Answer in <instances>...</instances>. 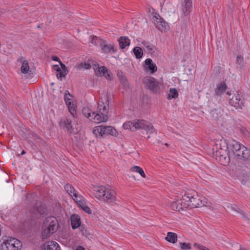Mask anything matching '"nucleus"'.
Listing matches in <instances>:
<instances>
[{
	"mask_svg": "<svg viewBox=\"0 0 250 250\" xmlns=\"http://www.w3.org/2000/svg\"><path fill=\"white\" fill-rule=\"evenodd\" d=\"M93 133L97 138H102L104 136L111 135L117 136L118 132L112 126L98 125L93 129Z\"/></svg>",
	"mask_w": 250,
	"mask_h": 250,
	"instance_id": "obj_4",
	"label": "nucleus"
},
{
	"mask_svg": "<svg viewBox=\"0 0 250 250\" xmlns=\"http://www.w3.org/2000/svg\"><path fill=\"white\" fill-rule=\"evenodd\" d=\"M72 97V95L69 93L68 90H65L64 96V100L65 104L67 106L68 110L70 114H71V115L74 118H77V106L75 103L73 101L72 99H71Z\"/></svg>",
	"mask_w": 250,
	"mask_h": 250,
	"instance_id": "obj_9",
	"label": "nucleus"
},
{
	"mask_svg": "<svg viewBox=\"0 0 250 250\" xmlns=\"http://www.w3.org/2000/svg\"><path fill=\"white\" fill-rule=\"evenodd\" d=\"M215 155L219 158L220 161L224 163L223 165L228 163L230 161V154L228 151L227 153H224L223 154H220V152L215 154Z\"/></svg>",
	"mask_w": 250,
	"mask_h": 250,
	"instance_id": "obj_28",
	"label": "nucleus"
},
{
	"mask_svg": "<svg viewBox=\"0 0 250 250\" xmlns=\"http://www.w3.org/2000/svg\"><path fill=\"white\" fill-rule=\"evenodd\" d=\"M117 75L122 86V88L126 91L129 90L130 89L129 83L127 77L123 72L121 70H118L117 71Z\"/></svg>",
	"mask_w": 250,
	"mask_h": 250,
	"instance_id": "obj_14",
	"label": "nucleus"
},
{
	"mask_svg": "<svg viewBox=\"0 0 250 250\" xmlns=\"http://www.w3.org/2000/svg\"><path fill=\"white\" fill-rule=\"evenodd\" d=\"M71 225L72 229L75 230L82 225L80 216L77 214H73L70 217Z\"/></svg>",
	"mask_w": 250,
	"mask_h": 250,
	"instance_id": "obj_19",
	"label": "nucleus"
},
{
	"mask_svg": "<svg viewBox=\"0 0 250 250\" xmlns=\"http://www.w3.org/2000/svg\"><path fill=\"white\" fill-rule=\"evenodd\" d=\"M229 104L230 105L234 106L236 109H242L245 106V99L241 95V92L239 91L237 92V95L235 97H232L229 100Z\"/></svg>",
	"mask_w": 250,
	"mask_h": 250,
	"instance_id": "obj_10",
	"label": "nucleus"
},
{
	"mask_svg": "<svg viewBox=\"0 0 250 250\" xmlns=\"http://www.w3.org/2000/svg\"><path fill=\"white\" fill-rule=\"evenodd\" d=\"M226 94H227V95H229V96H230V95H231V92H230V91H227V92H226Z\"/></svg>",
	"mask_w": 250,
	"mask_h": 250,
	"instance_id": "obj_54",
	"label": "nucleus"
},
{
	"mask_svg": "<svg viewBox=\"0 0 250 250\" xmlns=\"http://www.w3.org/2000/svg\"><path fill=\"white\" fill-rule=\"evenodd\" d=\"M35 196V195L34 193H30V194H26V199L28 200V199H32L33 198V197Z\"/></svg>",
	"mask_w": 250,
	"mask_h": 250,
	"instance_id": "obj_48",
	"label": "nucleus"
},
{
	"mask_svg": "<svg viewBox=\"0 0 250 250\" xmlns=\"http://www.w3.org/2000/svg\"><path fill=\"white\" fill-rule=\"evenodd\" d=\"M95 197L107 203H111L116 200V192L109 185L99 186L94 190Z\"/></svg>",
	"mask_w": 250,
	"mask_h": 250,
	"instance_id": "obj_3",
	"label": "nucleus"
},
{
	"mask_svg": "<svg viewBox=\"0 0 250 250\" xmlns=\"http://www.w3.org/2000/svg\"><path fill=\"white\" fill-rule=\"evenodd\" d=\"M34 208L41 216L44 217L48 214V209L45 204L41 203L40 205H36Z\"/></svg>",
	"mask_w": 250,
	"mask_h": 250,
	"instance_id": "obj_20",
	"label": "nucleus"
},
{
	"mask_svg": "<svg viewBox=\"0 0 250 250\" xmlns=\"http://www.w3.org/2000/svg\"><path fill=\"white\" fill-rule=\"evenodd\" d=\"M44 227H47L54 232L58 229L59 225L56 217L53 216L47 217L43 223Z\"/></svg>",
	"mask_w": 250,
	"mask_h": 250,
	"instance_id": "obj_12",
	"label": "nucleus"
},
{
	"mask_svg": "<svg viewBox=\"0 0 250 250\" xmlns=\"http://www.w3.org/2000/svg\"><path fill=\"white\" fill-rule=\"evenodd\" d=\"M24 58L22 56H21L18 59L17 62L22 63V62H23V61H24Z\"/></svg>",
	"mask_w": 250,
	"mask_h": 250,
	"instance_id": "obj_50",
	"label": "nucleus"
},
{
	"mask_svg": "<svg viewBox=\"0 0 250 250\" xmlns=\"http://www.w3.org/2000/svg\"><path fill=\"white\" fill-rule=\"evenodd\" d=\"M231 208L233 210L236 212H239V210H240V208H239L236 205H233L231 206Z\"/></svg>",
	"mask_w": 250,
	"mask_h": 250,
	"instance_id": "obj_46",
	"label": "nucleus"
},
{
	"mask_svg": "<svg viewBox=\"0 0 250 250\" xmlns=\"http://www.w3.org/2000/svg\"><path fill=\"white\" fill-rule=\"evenodd\" d=\"M54 233L55 232L51 230V229L48 228L47 227H44L43 225L42 228L41 238L42 240L47 239L49 237L51 234H52Z\"/></svg>",
	"mask_w": 250,
	"mask_h": 250,
	"instance_id": "obj_29",
	"label": "nucleus"
},
{
	"mask_svg": "<svg viewBox=\"0 0 250 250\" xmlns=\"http://www.w3.org/2000/svg\"><path fill=\"white\" fill-rule=\"evenodd\" d=\"M75 250H85L83 247L82 246H78L75 249Z\"/></svg>",
	"mask_w": 250,
	"mask_h": 250,
	"instance_id": "obj_51",
	"label": "nucleus"
},
{
	"mask_svg": "<svg viewBox=\"0 0 250 250\" xmlns=\"http://www.w3.org/2000/svg\"><path fill=\"white\" fill-rule=\"evenodd\" d=\"M141 43L143 45L145 51L151 55H152L155 53V50L156 48L154 45L145 40L142 41L141 42Z\"/></svg>",
	"mask_w": 250,
	"mask_h": 250,
	"instance_id": "obj_23",
	"label": "nucleus"
},
{
	"mask_svg": "<svg viewBox=\"0 0 250 250\" xmlns=\"http://www.w3.org/2000/svg\"><path fill=\"white\" fill-rule=\"evenodd\" d=\"M130 170L139 173L140 175L144 178L146 177V174L144 172L143 168L139 166H134L131 167Z\"/></svg>",
	"mask_w": 250,
	"mask_h": 250,
	"instance_id": "obj_34",
	"label": "nucleus"
},
{
	"mask_svg": "<svg viewBox=\"0 0 250 250\" xmlns=\"http://www.w3.org/2000/svg\"><path fill=\"white\" fill-rule=\"evenodd\" d=\"M101 41H103L101 39L98 38L97 36H93L91 38V43H94L97 45L98 42H101Z\"/></svg>",
	"mask_w": 250,
	"mask_h": 250,
	"instance_id": "obj_41",
	"label": "nucleus"
},
{
	"mask_svg": "<svg viewBox=\"0 0 250 250\" xmlns=\"http://www.w3.org/2000/svg\"><path fill=\"white\" fill-rule=\"evenodd\" d=\"M64 189L71 196H74L75 197L74 199V200H76L77 198H83L82 196L78 195L77 190L69 184H67L65 185Z\"/></svg>",
	"mask_w": 250,
	"mask_h": 250,
	"instance_id": "obj_22",
	"label": "nucleus"
},
{
	"mask_svg": "<svg viewBox=\"0 0 250 250\" xmlns=\"http://www.w3.org/2000/svg\"><path fill=\"white\" fill-rule=\"evenodd\" d=\"M192 8V0H184L182 4V10L184 16L189 15Z\"/></svg>",
	"mask_w": 250,
	"mask_h": 250,
	"instance_id": "obj_17",
	"label": "nucleus"
},
{
	"mask_svg": "<svg viewBox=\"0 0 250 250\" xmlns=\"http://www.w3.org/2000/svg\"><path fill=\"white\" fill-rule=\"evenodd\" d=\"M169 93L167 95V99L169 100L178 98L179 94L177 89L175 88H170Z\"/></svg>",
	"mask_w": 250,
	"mask_h": 250,
	"instance_id": "obj_33",
	"label": "nucleus"
},
{
	"mask_svg": "<svg viewBox=\"0 0 250 250\" xmlns=\"http://www.w3.org/2000/svg\"><path fill=\"white\" fill-rule=\"evenodd\" d=\"M103 110H101V112H96V114H98L99 115V116H100L101 117L102 116H103Z\"/></svg>",
	"mask_w": 250,
	"mask_h": 250,
	"instance_id": "obj_53",
	"label": "nucleus"
},
{
	"mask_svg": "<svg viewBox=\"0 0 250 250\" xmlns=\"http://www.w3.org/2000/svg\"><path fill=\"white\" fill-rule=\"evenodd\" d=\"M177 235L176 233L172 232H168L167 233V236L166 237L165 239L171 243H175L177 241Z\"/></svg>",
	"mask_w": 250,
	"mask_h": 250,
	"instance_id": "obj_30",
	"label": "nucleus"
},
{
	"mask_svg": "<svg viewBox=\"0 0 250 250\" xmlns=\"http://www.w3.org/2000/svg\"><path fill=\"white\" fill-rule=\"evenodd\" d=\"M132 51L136 59H140L142 58L143 56V49L140 47H135L133 49Z\"/></svg>",
	"mask_w": 250,
	"mask_h": 250,
	"instance_id": "obj_32",
	"label": "nucleus"
},
{
	"mask_svg": "<svg viewBox=\"0 0 250 250\" xmlns=\"http://www.w3.org/2000/svg\"><path fill=\"white\" fill-rule=\"evenodd\" d=\"M59 125L63 129H66L70 134L75 133L74 127L72 125V121L70 118L65 117L62 118Z\"/></svg>",
	"mask_w": 250,
	"mask_h": 250,
	"instance_id": "obj_13",
	"label": "nucleus"
},
{
	"mask_svg": "<svg viewBox=\"0 0 250 250\" xmlns=\"http://www.w3.org/2000/svg\"><path fill=\"white\" fill-rule=\"evenodd\" d=\"M21 72L23 74H27L29 71V65L27 60L23 61L21 67Z\"/></svg>",
	"mask_w": 250,
	"mask_h": 250,
	"instance_id": "obj_36",
	"label": "nucleus"
},
{
	"mask_svg": "<svg viewBox=\"0 0 250 250\" xmlns=\"http://www.w3.org/2000/svg\"><path fill=\"white\" fill-rule=\"evenodd\" d=\"M153 23L156 27L160 31H167L169 29L168 23L158 14L153 17Z\"/></svg>",
	"mask_w": 250,
	"mask_h": 250,
	"instance_id": "obj_11",
	"label": "nucleus"
},
{
	"mask_svg": "<svg viewBox=\"0 0 250 250\" xmlns=\"http://www.w3.org/2000/svg\"><path fill=\"white\" fill-rule=\"evenodd\" d=\"M79 231L81 233L82 235L86 238H88L90 235L87 228L84 224H82L81 227H79Z\"/></svg>",
	"mask_w": 250,
	"mask_h": 250,
	"instance_id": "obj_35",
	"label": "nucleus"
},
{
	"mask_svg": "<svg viewBox=\"0 0 250 250\" xmlns=\"http://www.w3.org/2000/svg\"><path fill=\"white\" fill-rule=\"evenodd\" d=\"M222 69L223 68L221 66L219 65H217L214 67L213 71L215 75L217 76L221 73V72L222 71Z\"/></svg>",
	"mask_w": 250,
	"mask_h": 250,
	"instance_id": "obj_40",
	"label": "nucleus"
},
{
	"mask_svg": "<svg viewBox=\"0 0 250 250\" xmlns=\"http://www.w3.org/2000/svg\"><path fill=\"white\" fill-rule=\"evenodd\" d=\"M52 60L54 61L60 62L61 61L60 59L58 56H52Z\"/></svg>",
	"mask_w": 250,
	"mask_h": 250,
	"instance_id": "obj_49",
	"label": "nucleus"
},
{
	"mask_svg": "<svg viewBox=\"0 0 250 250\" xmlns=\"http://www.w3.org/2000/svg\"><path fill=\"white\" fill-rule=\"evenodd\" d=\"M123 126L125 129H129L131 131H135L138 129H143L149 134L153 133L154 131L155 132L156 134L157 133L152 124L143 119H135L133 121L126 122L123 124Z\"/></svg>",
	"mask_w": 250,
	"mask_h": 250,
	"instance_id": "obj_2",
	"label": "nucleus"
},
{
	"mask_svg": "<svg viewBox=\"0 0 250 250\" xmlns=\"http://www.w3.org/2000/svg\"><path fill=\"white\" fill-rule=\"evenodd\" d=\"M222 144H220V147L219 150H217L215 152H213V154L215 155V154H217L218 152L220 153V154H223L224 153H227L228 150L226 149H223L222 148H221Z\"/></svg>",
	"mask_w": 250,
	"mask_h": 250,
	"instance_id": "obj_43",
	"label": "nucleus"
},
{
	"mask_svg": "<svg viewBox=\"0 0 250 250\" xmlns=\"http://www.w3.org/2000/svg\"><path fill=\"white\" fill-rule=\"evenodd\" d=\"M100 46L102 52L105 54H112L117 52L118 51L116 46L113 44H107L105 41H103L102 42L100 43Z\"/></svg>",
	"mask_w": 250,
	"mask_h": 250,
	"instance_id": "obj_15",
	"label": "nucleus"
},
{
	"mask_svg": "<svg viewBox=\"0 0 250 250\" xmlns=\"http://www.w3.org/2000/svg\"><path fill=\"white\" fill-rule=\"evenodd\" d=\"M165 145L167 146H168V144H166Z\"/></svg>",
	"mask_w": 250,
	"mask_h": 250,
	"instance_id": "obj_56",
	"label": "nucleus"
},
{
	"mask_svg": "<svg viewBox=\"0 0 250 250\" xmlns=\"http://www.w3.org/2000/svg\"><path fill=\"white\" fill-rule=\"evenodd\" d=\"M45 250H60V247L58 244L54 241L49 242V244L45 248Z\"/></svg>",
	"mask_w": 250,
	"mask_h": 250,
	"instance_id": "obj_31",
	"label": "nucleus"
},
{
	"mask_svg": "<svg viewBox=\"0 0 250 250\" xmlns=\"http://www.w3.org/2000/svg\"><path fill=\"white\" fill-rule=\"evenodd\" d=\"M143 83L146 85V88L150 90L153 93L157 94L160 92L161 83L154 78L149 77L145 78Z\"/></svg>",
	"mask_w": 250,
	"mask_h": 250,
	"instance_id": "obj_7",
	"label": "nucleus"
},
{
	"mask_svg": "<svg viewBox=\"0 0 250 250\" xmlns=\"http://www.w3.org/2000/svg\"><path fill=\"white\" fill-rule=\"evenodd\" d=\"M144 67L145 71L153 74L157 71V66L152 60L148 58L144 62Z\"/></svg>",
	"mask_w": 250,
	"mask_h": 250,
	"instance_id": "obj_16",
	"label": "nucleus"
},
{
	"mask_svg": "<svg viewBox=\"0 0 250 250\" xmlns=\"http://www.w3.org/2000/svg\"><path fill=\"white\" fill-rule=\"evenodd\" d=\"M80 66L87 69H90L91 67V65L89 63L85 62L81 63L80 64Z\"/></svg>",
	"mask_w": 250,
	"mask_h": 250,
	"instance_id": "obj_44",
	"label": "nucleus"
},
{
	"mask_svg": "<svg viewBox=\"0 0 250 250\" xmlns=\"http://www.w3.org/2000/svg\"><path fill=\"white\" fill-rule=\"evenodd\" d=\"M82 114L90 121L94 122L93 118L95 115V111H92L89 107L85 106L83 107L82 109Z\"/></svg>",
	"mask_w": 250,
	"mask_h": 250,
	"instance_id": "obj_25",
	"label": "nucleus"
},
{
	"mask_svg": "<svg viewBox=\"0 0 250 250\" xmlns=\"http://www.w3.org/2000/svg\"><path fill=\"white\" fill-rule=\"evenodd\" d=\"M53 68L55 70L59 72L61 70V68L59 67V65L56 64L53 65Z\"/></svg>",
	"mask_w": 250,
	"mask_h": 250,
	"instance_id": "obj_47",
	"label": "nucleus"
},
{
	"mask_svg": "<svg viewBox=\"0 0 250 250\" xmlns=\"http://www.w3.org/2000/svg\"><path fill=\"white\" fill-rule=\"evenodd\" d=\"M228 86L224 81L221 82L217 84L216 88L214 90V96H221L228 89Z\"/></svg>",
	"mask_w": 250,
	"mask_h": 250,
	"instance_id": "obj_18",
	"label": "nucleus"
},
{
	"mask_svg": "<svg viewBox=\"0 0 250 250\" xmlns=\"http://www.w3.org/2000/svg\"><path fill=\"white\" fill-rule=\"evenodd\" d=\"M194 246L197 249H198L199 250H210L205 246H204L197 243H194Z\"/></svg>",
	"mask_w": 250,
	"mask_h": 250,
	"instance_id": "obj_42",
	"label": "nucleus"
},
{
	"mask_svg": "<svg viewBox=\"0 0 250 250\" xmlns=\"http://www.w3.org/2000/svg\"><path fill=\"white\" fill-rule=\"evenodd\" d=\"M179 244L182 250H189L191 249V244L190 243L180 242Z\"/></svg>",
	"mask_w": 250,
	"mask_h": 250,
	"instance_id": "obj_38",
	"label": "nucleus"
},
{
	"mask_svg": "<svg viewBox=\"0 0 250 250\" xmlns=\"http://www.w3.org/2000/svg\"><path fill=\"white\" fill-rule=\"evenodd\" d=\"M106 102H108L107 106H105L104 104V103L102 104H98L97 106V110L96 112H101V110H103V115L102 117L99 116L98 114H96L94 115V122L96 123H100L101 122H105L107 121L108 120V116L107 114L108 113V109H109V101L108 100L106 101Z\"/></svg>",
	"mask_w": 250,
	"mask_h": 250,
	"instance_id": "obj_6",
	"label": "nucleus"
},
{
	"mask_svg": "<svg viewBox=\"0 0 250 250\" xmlns=\"http://www.w3.org/2000/svg\"><path fill=\"white\" fill-rule=\"evenodd\" d=\"M206 203L205 197L200 196L194 190H189L185 192L182 198L173 201L170 207L173 210L181 212L188 208L204 206Z\"/></svg>",
	"mask_w": 250,
	"mask_h": 250,
	"instance_id": "obj_1",
	"label": "nucleus"
},
{
	"mask_svg": "<svg viewBox=\"0 0 250 250\" xmlns=\"http://www.w3.org/2000/svg\"><path fill=\"white\" fill-rule=\"evenodd\" d=\"M120 48L122 49H125L130 44V40L127 36H121L118 39Z\"/></svg>",
	"mask_w": 250,
	"mask_h": 250,
	"instance_id": "obj_26",
	"label": "nucleus"
},
{
	"mask_svg": "<svg viewBox=\"0 0 250 250\" xmlns=\"http://www.w3.org/2000/svg\"><path fill=\"white\" fill-rule=\"evenodd\" d=\"M99 66L98 64H97ZM98 72L100 74H102V75L104 76L107 80H111L112 79V75L110 71L104 66H102L101 67L98 66Z\"/></svg>",
	"mask_w": 250,
	"mask_h": 250,
	"instance_id": "obj_24",
	"label": "nucleus"
},
{
	"mask_svg": "<svg viewBox=\"0 0 250 250\" xmlns=\"http://www.w3.org/2000/svg\"><path fill=\"white\" fill-rule=\"evenodd\" d=\"M59 63L61 65V68L62 69V70H65L67 72H68V70H67L66 66L65 64H64L61 61L59 62Z\"/></svg>",
	"mask_w": 250,
	"mask_h": 250,
	"instance_id": "obj_45",
	"label": "nucleus"
},
{
	"mask_svg": "<svg viewBox=\"0 0 250 250\" xmlns=\"http://www.w3.org/2000/svg\"><path fill=\"white\" fill-rule=\"evenodd\" d=\"M25 154V151L24 150H23L22 151V152H21V155H23V154Z\"/></svg>",
	"mask_w": 250,
	"mask_h": 250,
	"instance_id": "obj_55",
	"label": "nucleus"
},
{
	"mask_svg": "<svg viewBox=\"0 0 250 250\" xmlns=\"http://www.w3.org/2000/svg\"><path fill=\"white\" fill-rule=\"evenodd\" d=\"M59 73L57 74V77L58 79L62 80V77H64L67 74L68 72L65 70H62L61 69V71L58 72Z\"/></svg>",
	"mask_w": 250,
	"mask_h": 250,
	"instance_id": "obj_39",
	"label": "nucleus"
},
{
	"mask_svg": "<svg viewBox=\"0 0 250 250\" xmlns=\"http://www.w3.org/2000/svg\"><path fill=\"white\" fill-rule=\"evenodd\" d=\"M237 158L244 161L250 160V149L242 146L240 155Z\"/></svg>",
	"mask_w": 250,
	"mask_h": 250,
	"instance_id": "obj_21",
	"label": "nucleus"
},
{
	"mask_svg": "<svg viewBox=\"0 0 250 250\" xmlns=\"http://www.w3.org/2000/svg\"><path fill=\"white\" fill-rule=\"evenodd\" d=\"M224 144L226 145L229 154L231 152L236 157L238 155H240L243 145L233 139H230L225 141Z\"/></svg>",
	"mask_w": 250,
	"mask_h": 250,
	"instance_id": "obj_8",
	"label": "nucleus"
},
{
	"mask_svg": "<svg viewBox=\"0 0 250 250\" xmlns=\"http://www.w3.org/2000/svg\"><path fill=\"white\" fill-rule=\"evenodd\" d=\"M22 244L20 240L8 237L6 240H3L0 249V250H20Z\"/></svg>",
	"mask_w": 250,
	"mask_h": 250,
	"instance_id": "obj_5",
	"label": "nucleus"
},
{
	"mask_svg": "<svg viewBox=\"0 0 250 250\" xmlns=\"http://www.w3.org/2000/svg\"><path fill=\"white\" fill-rule=\"evenodd\" d=\"M236 64L238 65L240 69L243 68L244 66V60L243 56L241 55H238L236 59Z\"/></svg>",
	"mask_w": 250,
	"mask_h": 250,
	"instance_id": "obj_37",
	"label": "nucleus"
},
{
	"mask_svg": "<svg viewBox=\"0 0 250 250\" xmlns=\"http://www.w3.org/2000/svg\"><path fill=\"white\" fill-rule=\"evenodd\" d=\"M77 198L75 200L77 202L78 205L80 208H81L85 212L87 213L88 214H91L92 213V210L91 209L85 204L82 198Z\"/></svg>",
	"mask_w": 250,
	"mask_h": 250,
	"instance_id": "obj_27",
	"label": "nucleus"
},
{
	"mask_svg": "<svg viewBox=\"0 0 250 250\" xmlns=\"http://www.w3.org/2000/svg\"><path fill=\"white\" fill-rule=\"evenodd\" d=\"M168 3L167 1V0H165L163 2V5L165 7H167L168 5Z\"/></svg>",
	"mask_w": 250,
	"mask_h": 250,
	"instance_id": "obj_52",
	"label": "nucleus"
}]
</instances>
